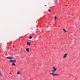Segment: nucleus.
Returning a JSON list of instances; mask_svg holds the SVG:
<instances>
[{"label":"nucleus","instance_id":"nucleus-1","mask_svg":"<svg viewBox=\"0 0 80 80\" xmlns=\"http://www.w3.org/2000/svg\"><path fill=\"white\" fill-rule=\"evenodd\" d=\"M51 75H52V76H58L59 75V74H55L53 72H52L50 73Z\"/></svg>","mask_w":80,"mask_h":80},{"label":"nucleus","instance_id":"nucleus-2","mask_svg":"<svg viewBox=\"0 0 80 80\" xmlns=\"http://www.w3.org/2000/svg\"><path fill=\"white\" fill-rule=\"evenodd\" d=\"M52 69H53L52 70V73H54V72H55L57 70V68H56L55 67H53Z\"/></svg>","mask_w":80,"mask_h":80},{"label":"nucleus","instance_id":"nucleus-3","mask_svg":"<svg viewBox=\"0 0 80 80\" xmlns=\"http://www.w3.org/2000/svg\"><path fill=\"white\" fill-rule=\"evenodd\" d=\"M6 58H7V59H12V57H6Z\"/></svg>","mask_w":80,"mask_h":80},{"label":"nucleus","instance_id":"nucleus-4","mask_svg":"<svg viewBox=\"0 0 80 80\" xmlns=\"http://www.w3.org/2000/svg\"><path fill=\"white\" fill-rule=\"evenodd\" d=\"M67 54L65 53L64 55L63 58H66L67 57Z\"/></svg>","mask_w":80,"mask_h":80},{"label":"nucleus","instance_id":"nucleus-5","mask_svg":"<svg viewBox=\"0 0 80 80\" xmlns=\"http://www.w3.org/2000/svg\"><path fill=\"white\" fill-rule=\"evenodd\" d=\"M26 51L28 53L29 52V48H27L26 49Z\"/></svg>","mask_w":80,"mask_h":80},{"label":"nucleus","instance_id":"nucleus-6","mask_svg":"<svg viewBox=\"0 0 80 80\" xmlns=\"http://www.w3.org/2000/svg\"><path fill=\"white\" fill-rule=\"evenodd\" d=\"M13 60H9V62H12V63H13Z\"/></svg>","mask_w":80,"mask_h":80},{"label":"nucleus","instance_id":"nucleus-7","mask_svg":"<svg viewBox=\"0 0 80 80\" xmlns=\"http://www.w3.org/2000/svg\"><path fill=\"white\" fill-rule=\"evenodd\" d=\"M16 62V60H13V61L12 63H15V62Z\"/></svg>","mask_w":80,"mask_h":80},{"label":"nucleus","instance_id":"nucleus-8","mask_svg":"<svg viewBox=\"0 0 80 80\" xmlns=\"http://www.w3.org/2000/svg\"><path fill=\"white\" fill-rule=\"evenodd\" d=\"M29 39H32V36H30L29 37Z\"/></svg>","mask_w":80,"mask_h":80},{"label":"nucleus","instance_id":"nucleus-9","mask_svg":"<svg viewBox=\"0 0 80 80\" xmlns=\"http://www.w3.org/2000/svg\"><path fill=\"white\" fill-rule=\"evenodd\" d=\"M27 44L28 45H30V42H27Z\"/></svg>","mask_w":80,"mask_h":80},{"label":"nucleus","instance_id":"nucleus-10","mask_svg":"<svg viewBox=\"0 0 80 80\" xmlns=\"http://www.w3.org/2000/svg\"><path fill=\"white\" fill-rule=\"evenodd\" d=\"M62 29H63V30H64V32H66L67 31L65 30V29L64 28H63Z\"/></svg>","mask_w":80,"mask_h":80},{"label":"nucleus","instance_id":"nucleus-11","mask_svg":"<svg viewBox=\"0 0 80 80\" xmlns=\"http://www.w3.org/2000/svg\"><path fill=\"white\" fill-rule=\"evenodd\" d=\"M12 65H14V66H15V64H14L13 63H12Z\"/></svg>","mask_w":80,"mask_h":80},{"label":"nucleus","instance_id":"nucleus-12","mask_svg":"<svg viewBox=\"0 0 80 80\" xmlns=\"http://www.w3.org/2000/svg\"><path fill=\"white\" fill-rule=\"evenodd\" d=\"M55 18H54V20H56V18H57V17L56 16H54Z\"/></svg>","mask_w":80,"mask_h":80},{"label":"nucleus","instance_id":"nucleus-13","mask_svg":"<svg viewBox=\"0 0 80 80\" xmlns=\"http://www.w3.org/2000/svg\"><path fill=\"white\" fill-rule=\"evenodd\" d=\"M0 76H1L2 77V73L0 72Z\"/></svg>","mask_w":80,"mask_h":80},{"label":"nucleus","instance_id":"nucleus-14","mask_svg":"<svg viewBox=\"0 0 80 80\" xmlns=\"http://www.w3.org/2000/svg\"><path fill=\"white\" fill-rule=\"evenodd\" d=\"M17 74H20V72H19L18 71L17 72Z\"/></svg>","mask_w":80,"mask_h":80},{"label":"nucleus","instance_id":"nucleus-15","mask_svg":"<svg viewBox=\"0 0 80 80\" xmlns=\"http://www.w3.org/2000/svg\"><path fill=\"white\" fill-rule=\"evenodd\" d=\"M48 10L49 11V12H51L50 10L49 9H48Z\"/></svg>","mask_w":80,"mask_h":80},{"label":"nucleus","instance_id":"nucleus-16","mask_svg":"<svg viewBox=\"0 0 80 80\" xmlns=\"http://www.w3.org/2000/svg\"><path fill=\"white\" fill-rule=\"evenodd\" d=\"M10 74H12V72H10Z\"/></svg>","mask_w":80,"mask_h":80},{"label":"nucleus","instance_id":"nucleus-17","mask_svg":"<svg viewBox=\"0 0 80 80\" xmlns=\"http://www.w3.org/2000/svg\"><path fill=\"white\" fill-rule=\"evenodd\" d=\"M36 23H37V21L36 22Z\"/></svg>","mask_w":80,"mask_h":80}]
</instances>
